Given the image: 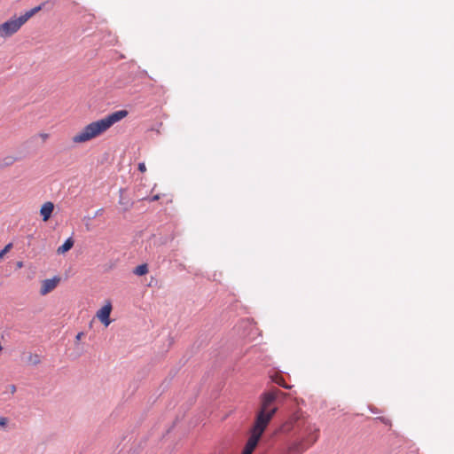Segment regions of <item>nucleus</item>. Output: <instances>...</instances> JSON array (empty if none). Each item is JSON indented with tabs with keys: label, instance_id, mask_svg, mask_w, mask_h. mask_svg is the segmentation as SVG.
Returning a JSON list of instances; mask_svg holds the SVG:
<instances>
[{
	"label": "nucleus",
	"instance_id": "obj_1",
	"mask_svg": "<svg viewBox=\"0 0 454 454\" xmlns=\"http://www.w3.org/2000/svg\"><path fill=\"white\" fill-rule=\"evenodd\" d=\"M129 114L127 110H119L111 113L102 119L92 121L76 133L72 141L74 144H83L92 140L106 132L115 123L126 118Z\"/></svg>",
	"mask_w": 454,
	"mask_h": 454
},
{
	"label": "nucleus",
	"instance_id": "obj_2",
	"mask_svg": "<svg viewBox=\"0 0 454 454\" xmlns=\"http://www.w3.org/2000/svg\"><path fill=\"white\" fill-rule=\"evenodd\" d=\"M286 394L278 388L264 392L260 396V407L256 413L254 421L268 426L278 411L275 403L279 396H286Z\"/></svg>",
	"mask_w": 454,
	"mask_h": 454
},
{
	"label": "nucleus",
	"instance_id": "obj_3",
	"mask_svg": "<svg viewBox=\"0 0 454 454\" xmlns=\"http://www.w3.org/2000/svg\"><path fill=\"white\" fill-rule=\"evenodd\" d=\"M45 3L41 4L38 6L26 12L23 15L19 18L9 20L0 25V37L7 38L14 35L20 30V28L35 13L43 9Z\"/></svg>",
	"mask_w": 454,
	"mask_h": 454
},
{
	"label": "nucleus",
	"instance_id": "obj_4",
	"mask_svg": "<svg viewBox=\"0 0 454 454\" xmlns=\"http://www.w3.org/2000/svg\"><path fill=\"white\" fill-rule=\"evenodd\" d=\"M267 427L266 425L254 421L245 447L254 451Z\"/></svg>",
	"mask_w": 454,
	"mask_h": 454
},
{
	"label": "nucleus",
	"instance_id": "obj_5",
	"mask_svg": "<svg viewBox=\"0 0 454 454\" xmlns=\"http://www.w3.org/2000/svg\"><path fill=\"white\" fill-rule=\"evenodd\" d=\"M113 306L110 301H106L105 305L97 311V318L107 327L111 324L110 314L112 312Z\"/></svg>",
	"mask_w": 454,
	"mask_h": 454
},
{
	"label": "nucleus",
	"instance_id": "obj_6",
	"mask_svg": "<svg viewBox=\"0 0 454 454\" xmlns=\"http://www.w3.org/2000/svg\"><path fill=\"white\" fill-rule=\"evenodd\" d=\"M305 431L306 436L302 441L307 444V447H311L319 438V428L316 425H308Z\"/></svg>",
	"mask_w": 454,
	"mask_h": 454
},
{
	"label": "nucleus",
	"instance_id": "obj_7",
	"mask_svg": "<svg viewBox=\"0 0 454 454\" xmlns=\"http://www.w3.org/2000/svg\"><path fill=\"white\" fill-rule=\"evenodd\" d=\"M60 282L59 277H54L52 278L44 279L41 282L40 294L44 296L49 293L52 292Z\"/></svg>",
	"mask_w": 454,
	"mask_h": 454
},
{
	"label": "nucleus",
	"instance_id": "obj_8",
	"mask_svg": "<svg viewBox=\"0 0 454 454\" xmlns=\"http://www.w3.org/2000/svg\"><path fill=\"white\" fill-rule=\"evenodd\" d=\"M54 210V204L51 201H47L43 204L40 209V215L44 222H47Z\"/></svg>",
	"mask_w": 454,
	"mask_h": 454
},
{
	"label": "nucleus",
	"instance_id": "obj_9",
	"mask_svg": "<svg viewBox=\"0 0 454 454\" xmlns=\"http://www.w3.org/2000/svg\"><path fill=\"white\" fill-rule=\"evenodd\" d=\"M309 448V447H307V444L304 442V441L301 440L292 443L288 448V452L293 454H302Z\"/></svg>",
	"mask_w": 454,
	"mask_h": 454
},
{
	"label": "nucleus",
	"instance_id": "obj_10",
	"mask_svg": "<svg viewBox=\"0 0 454 454\" xmlns=\"http://www.w3.org/2000/svg\"><path fill=\"white\" fill-rule=\"evenodd\" d=\"M74 246V240L72 238H68L62 246L59 247L57 252L59 254H62L69 251Z\"/></svg>",
	"mask_w": 454,
	"mask_h": 454
},
{
	"label": "nucleus",
	"instance_id": "obj_11",
	"mask_svg": "<svg viewBox=\"0 0 454 454\" xmlns=\"http://www.w3.org/2000/svg\"><path fill=\"white\" fill-rule=\"evenodd\" d=\"M134 274L137 276H144L148 272V267L147 264H141L135 268L133 270Z\"/></svg>",
	"mask_w": 454,
	"mask_h": 454
},
{
	"label": "nucleus",
	"instance_id": "obj_12",
	"mask_svg": "<svg viewBox=\"0 0 454 454\" xmlns=\"http://www.w3.org/2000/svg\"><path fill=\"white\" fill-rule=\"evenodd\" d=\"M12 244H7L3 250L0 251V261L4 258V256L12 249Z\"/></svg>",
	"mask_w": 454,
	"mask_h": 454
},
{
	"label": "nucleus",
	"instance_id": "obj_13",
	"mask_svg": "<svg viewBox=\"0 0 454 454\" xmlns=\"http://www.w3.org/2000/svg\"><path fill=\"white\" fill-rule=\"evenodd\" d=\"M8 422H9V419L6 417H0V427L2 428H5Z\"/></svg>",
	"mask_w": 454,
	"mask_h": 454
},
{
	"label": "nucleus",
	"instance_id": "obj_14",
	"mask_svg": "<svg viewBox=\"0 0 454 454\" xmlns=\"http://www.w3.org/2000/svg\"><path fill=\"white\" fill-rule=\"evenodd\" d=\"M276 383L278 384L279 386L285 387V388H287V389L290 388V386L285 384L283 379H279V380H276Z\"/></svg>",
	"mask_w": 454,
	"mask_h": 454
},
{
	"label": "nucleus",
	"instance_id": "obj_15",
	"mask_svg": "<svg viewBox=\"0 0 454 454\" xmlns=\"http://www.w3.org/2000/svg\"><path fill=\"white\" fill-rule=\"evenodd\" d=\"M138 170L142 173L145 172L146 171V167H145V164L144 162H140L138 164Z\"/></svg>",
	"mask_w": 454,
	"mask_h": 454
},
{
	"label": "nucleus",
	"instance_id": "obj_16",
	"mask_svg": "<svg viewBox=\"0 0 454 454\" xmlns=\"http://www.w3.org/2000/svg\"><path fill=\"white\" fill-rule=\"evenodd\" d=\"M7 388L11 394H14L16 392V386L13 384L9 385Z\"/></svg>",
	"mask_w": 454,
	"mask_h": 454
},
{
	"label": "nucleus",
	"instance_id": "obj_17",
	"mask_svg": "<svg viewBox=\"0 0 454 454\" xmlns=\"http://www.w3.org/2000/svg\"><path fill=\"white\" fill-rule=\"evenodd\" d=\"M39 137L43 141H46L49 138V134L47 133H40Z\"/></svg>",
	"mask_w": 454,
	"mask_h": 454
},
{
	"label": "nucleus",
	"instance_id": "obj_18",
	"mask_svg": "<svg viewBox=\"0 0 454 454\" xmlns=\"http://www.w3.org/2000/svg\"><path fill=\"white\" fill-rule=\"evenodd\" d=\"M252 453H253L252 450L244 447L241 454H252Z\"/></svg>",
	"mask_w": 454,
	"mask_h": 454
},
{
	"label": "nucleus",
	"instance_id": "obj_19",
	"mask_svg": "<svg viewBox=\"0 0 454 454\" xmlns=\"http://www.w3.org/2000/svg\"><path fill=\"white\" fill-rule=\"evenodd\" d=\"M159 199H160L159 195H154L150 200L154 201V200H158Z\"/></svg>",
	"mask_w": 454,
	"mask_h": 454
},
{
	"label": "nucleus",
	"instance_id": "obj_20",
	"mask_svg": "<svg viewBox=\"0 0 454 454\" xmlns=\"http://www.w3.org/2000/svg\"><path fill=\"white\" fill-rule=\"evenodd\" d=\"M83 333H79L77 335H76V340H81V338L82 337Z\"/></svg>",
	"mask_w": 454,
	"mask_h": 454
},
{
	"label": "nucleus",
	"instance_id": "obj_21",
	"mask_svg": "<svg viewBox=\"0 0 454 454\" xmlns=\"http://www.w3.org/2000/svg\"><path fill=\"white\" fill-rule=\"evenodd\" d=\"M16 265H17V268H22L23 267V262H18Z\"/></svg>",
	"mask_w": 454,
	"mask_h": 454
},
{
	"label": "nucleus",
	"instance_id": "obj_22",
	"mask_svg": "<svg viewBox=\"0 0 454 454\" xmlns=\"http://www.w3.org/2000/svg\"><path fill=\"white\" fill-rule=\"evenodd\" d=\"M34 356L35 358V363H38L39 362V356L37 355H35Z\"/></svg>",
	"mask_w": 454,
	"mask_h": 454
}]
</instances>
